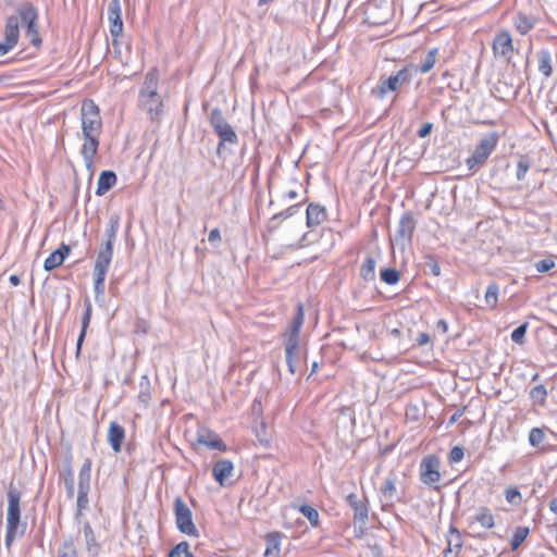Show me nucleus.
<instances>
[{"label":"nucleus","mask_w":557,"mask_h":557,"mask_svg":"<svg viewBox=\"0 0 557 557\" xmlns=\"http://www.w3.org/2000/svg\"><path fill=\"white\" fill-rule=\"evenodd\" d=\"M21 492L11 482L7 488L8 510L4 543L8 548L11 547L16 537H22L26 532L27 523L21 521Z\"/></svg>","instance_id":"obj_1"},{"label":"nucleus","mask_w":557,"mask_h":557,"mask_svg":"<svg viewBox=\"0 0 557 557\" xmlns=\"http://www.w3.org/2000/svg\"><path fill=\"white\" fill-rule=\"evenodd\" d=\"M305 311L302 304L296 306V311L284 333L285 360L290 374L297 372V362L299 360V333L304 324Z\"/></svg>","instance_id":"obj_2"},{"label":"nucleus","mask_w":557,"mask_h":557,"mask_svg":"<svg viewBox=\"0 0 557 557\" xmlns=\"http://www.w3.org/2000/svg\"><path fill=\"white\" fill-rule=\"evenodd\" d=\"M416 74L417 65L408 63L399 71L392 73L388 77H382L372 92L379 99H384L389 92H394L396 97L401 88L412 81Z\"/></svg>","instance_id":"obj_3"},{"label":"nucleus","mask_w":557,"mask_h":557,"mask_svg":"<svg viewBox=\"0 0 557 557\" xmlns=\"http://www.w3.org/2000/svg\"><path fill=\"white\" fill-rule=\"evenodd\" d=\"M210 125L219 137L216 154L219 158L225 159L230 152L226 144L237 145L238 136L234 128L228 124L220 108L212 109L209 116Z\"/></svg>","instance_id":"obj_4"},{"label":"nucleus","mask_w":557,"mask_h":557,"mask_svg":"<svg viewBox=\"0 0 557 557\" xmlns=\"http://www.w3.org/2000/svg\"><path fill=\"white\" fill-rule=\"evenodd\" d=\"M17 17L25 27V36L29 38L30 44L39 48L42 44L38 26V9L30 2L24 1L17 8Z\"/></svg>","instance_id":"obj_5"},{"label":"nucleus","mask_w":557,"mask_h":557,"mask_svg":"<svg viewBox=\"0 0 557 557\" xmlns=\"http://www.w3.org/2000/svg\"><path fill=\"white\" fill-rule=\"evenodd\" d=\"M82 114V132L85 135H100L101 133V117L99 108L92 100H85L81 108Z\"/></svg>","instance_id":"obj_6"},{"label":"nucleus","mask_w":557,"mask_h":557,"mask_svg":"<svg viewBox=\"0 0 557 557\" xmlns=\"http://www.w3.org/2000/svg\"><path fill=\"white\" fill-rule=\"evenodd\" d=\"M174 515L177 529L189 536H198L199 532L193 522V512L181 496L174 500Z\"/></svg>","instance_id":"obj_7"},{"label":"nucleus","mask_w":557,"mask_h":557,"mask_svg":"<svg viewBox=\"0 0 557 557\" xmlns=\"http://www.w3.org/2000/svg\"><path fill=\"white\" fill-rule=\"evenodd\" d=\"M91 459L86 458L78 473L77 512L81 513L88 507V494L90 492Z\"/></svg>","instance_id":"obj_8"},{"label":"nucleus","mask_w":557,"mask_h":557,"mask_svg":"<svg viewBox=\"0 0 557 557\" xmlns=\"http://www.w3.org/2000/svg\"><path fill=\"white\" fill-rule=\"evenodd\" d=\"M498 139L499 136L496 132H493L482 138L475 147L473 154L467 160L468 165L473 168V164L484 163L497 146Z\"/></svg>","instance_id":"obj_9"},{"label":"nucleus","mask_w":557,"mask_h":557,"mask_svg":"<svg viewBox=\"0 0 557 557\" xmlns=\"http://www.w3.org/2000/svg\"><path fill=\"white\" fill-rule=\"evenodd\" d=\"M420 480L425 485L438 490L437 486H434L441 480L440 459L437 456L428 455L422 459L420 463Z\"/></svg>","instance_id":"obj_10"},{"label":"nucleus","mask_w":557,"mask_h":557,"mask_svg":"<svg viewBox=\"0 0 557 557\" xmlns=\"http://www.w3.org/2000/svg\"><path fill=\"white\" fill-rule=\"evenodd\" d=\"M416 228V220L411 212H405L398 223L395 234V243L405 247L411 243L413 231Z\"/></svg>","instance_id":"obj_11"},{"label":"nucleus","mask_w":557,"mask_h":557,"mask_svg":"<svg viewBox=\"0 0 557 557\" xmlns=\"http://www.w3.org/2000/svg\"><path fill=\"white\" fill-rule=\"evenodd\" d=\"M138 101L140 108L147 111L151 121L160 120L163 102L159 94H154L151 97H148L147 95H139Z\"/></svg>","instance_id":"obj_12"},{"label":"nucleus","mask_w":557,"mask_h":557,"mask_svg":"<svg viewBox=\"0 0 557 557\" xmlns=\"http://www.w3.org/2000/svg\"><path fill=\"white\" fill-rule=\"evenodd\" d=\"M108 18L110 21L111 36L114 38L119 37L123 32V21L120 0H111L109 2Z\"/></svg>","instance_id":"obj_13"},{"label":"nucleus","mask_w":557,"mask_h":557,"mask_svg":"<svg viewBox=\"0 0 557 557\" xmlns=\"http://www.w3.org/2000/svg\"><path fill=\"white\" fill-rule=\"evenodd\" d=\"M493 50L495 55H499L509 60L511 58L513 47L512 39L508 32H500L493 40Z\"/></svg>","instance_id":"obj_14"},{"label":"nucleus","mask_w":557,"mask_h":557,"mask_svg":"<svg viewBox=\"0 0 557 557\" xmlns=\"http://www.w3.org/2000/svg\"><path fill=\"white\" fill-rule=\"evenodd\" d=\"M197 443L203 445L210 449H216L220 451H226V444L222 438L211 430L201 429L197 433Z\"/></svg>","instance_id":"obj_15"},{"label":"nucleus","mask_w":557,"mask_h":557,"mask_svg":"<svg viewBox=\"0 0 557 557\" xmlns=\"http://www.w3.org/2000/svg\"><path fill=\"white\" fill-rule=\"evenodd\" d=\"M99 136L100 135H85L84 144L81 150L83 156L85 165L88 170H91L94 165V158L97 154L99 147Z\"/></svg>","instance_id":"obj_16"},{"label":"nucleus","mask_w":557,"mask_h":557,"mask_svg":"<svg viewBox=\"0 0 557 557\" xmlns=\"http://www.w3.org/2000/svg\"><path fill=\"white\" fill-rule=\"evenodd\" d=\"M346 502L354 510L355 521H359L363 524L368 519L369 512L367 499L364 497H358L355 493H350L347 495Z\"/></svg>","instance_id":"obj_17"},{"label":"nucleus","mask_w":557,"mask_h":557,"mask_svg":"<svg viewBox=\"0 0 557 557\" xmlns=\"http://www.w3.org/2000/svg\"><path fill=\"white\" fill-rule=\"evenodd\" d=\"M234 465L228 459H221L216 461L212 468L214 480L221 485H225V481L233 474Z\"/></svg>","instance_id":"obj_18"},{"label":"nucleus","mask_w":557,"mask_h":557,"mask_svg":"<svg viewBox=\"0 0 557 557\" xmlns=\"http://www.w3.org/2000/svg\"><path fill=\"white\" fill-rule=\"evenodd\" d=\"M383 507L393 506L395 502H400L401 497L397 493L396 483L394 478H386L381 486Z\"/></svg>","instance_id":"obj_19"},{"label":"nucleus","mask_w":557,"mask_h":557,"mask_svg":"<svg viewBox=\"0 0 557 557\" xmlns=\"http://www.w3.org/2000/svg\"><path fill=\"white\" fill-rule=\"evenodd\" d=\"M70 246L65 244H61V246L54 250L49 257L45 260L44 269L46 271H52L55 268L60 267L65 258L70 255Z\"/></svg>","instance_id":"obj_20"},{"label":"nucleus","mask_w":557,"mask_h":557,"mask_svg":"<svg viewBox=\"0 0 557 557\" xmlns=\"http://www.w3.org/2000/svg\"><path fill=\"white\" fill-rule=\"evenodd\" d=\"M125 438V430L117 422H111L108 430V442L114 453H120L123 441Z\"/></svg>","instance_id":"obj_21"},{"label":"nucleus","mask_w":557,"mask_h":557,"mask_svg":"<svg viewBox=\"0 0 557 557\" xmlns=\"http://www.w3.org/2000/svg\"><path fill=\"white\" fill-rule=\"evenodd\" d=\"M326 210L318 203H310L306 211V223L308 227L320 225L326 220Z\"/></svg>","instance_id":"obj_22"},{"label":"nucleus","mask_w":557,"mask_h":557,"mask_svg":"<svg viewBox=\"0 0 557 557\" xmlns=\"http://www.w3.org/2000/svg\"><path fill=\"white\" fill-rule=\"evenodd\" d=\"M20 38L18 17L10 15L5 21L3 41L15 47Z\"/></svg>","instance_id":"obj_23"},{"label":"nucleus","mask_w":557,"mask_h":557,"mask_svg":"<svg viewBox=\"0 0 557 557\" xmlns=\"http://www.w3.org/2000/svg\"><path fill=\"white\" fill-rule=\"evenodd\" d=\"M114 242L115 240L110 239V238L104 240V243L101 245V247L97 253L95 267L109 269L110 263L112 261V257H113Z\"/></svg>","instance_id":"obj_24"},{"label":"nucleus","mask_w":557,"mask_h":557,"mask_svg":"<svg viewBox=\"0 0 557 557\" xmlns=\"http://www.w3.org/2000/svg\"><path fill=\"white\" fill-rule=\"evenodd\" d=\"M114 242L115 240L110 239V238L104 240V243L101 245V247L97 253L95 267L109 269L110 263L112 261V257H113Z\"/></svg>","instance_id":"obj_25"},{"label":"nucleus","mask_w":557,"mask_h":557,"mask_svg":"<svg viewBox=\"0 0 557 557\" xmlns=\"http://www.w3.org/2000/svg\"><path fill=\"white\" fill-rule=\"evenodd\" d=\"M283 534L278 531L270 532L265 535V557H278L281 550V540Z\"/></svg>","instance_id":"obj_26"},{"label":"nucleus","mask_w":557,"mask_h":557,"mask_svg":"<svg viewBox=\"0 0 557 557\" xmlns=\"http://www.w3.org/2000/svg\"><path fill=\"white\" fill-rule=\"evenodd\" d=\"M116 180V174L113 171H102L98 178L96 195L103 196L107 194L114 186Z\"/></svg>","instance_id":"obj_27"},{"label":"nucleus","mask_w":557,"mask_h":557,"mask_svg":"<svg viewBox=\"0 0 557 557\" xmlns=\"http://www.w3.org/2000/svg\"><path fill=\"white\" fill-rule=\"evenodd\" d=\"M463 542L461 539V534L457 528L450 525L449 528V536L447 537V548L444 550V557L455 550L456 555H458L462 548Z\"/></svg>","instance_id":"obj_28"},{"label":"nucleus","mask_w":557,"mask_h":557,"mask_svg":"<svg viewBox=\"0 0 557 557\" xmlns=\"http://www.w3.org/2000/svg\"><path fill=\"white\" fill-rule=\"evenodd\" d=\"M91 312H92L91 304L89 301H86L85 312L82 317V330H81V333L78 335L77 343H76V357H78L81 354L82 346H83L84 339L86 337L87 327L90 323Z\"/></svg>","instance_id":"obj_29"},{"label":"nucleus","mask_w":557,"mask_h":557,"mask_svg":"<svg viewBox=\"0 0 557 557\" xmlns=\"http://www.w3.org/2000/svg\"><path fill=\"white\" fill-rule=\"evenodd\" d=\"M158 72L157 70H151L146 74L143 87L139 91V95H147L148 97L158 94Z\"/></svg>","instance_id":"obj_30"},{"label":"nucleus","mask_w":557,"mask_h":557,"mask_svg":"<svg viewBox=\"0 0 557 557\" xmlns=\"http://www.w3.org/2000/svg\"><path fill=\"white\" fill-rule=\"evenodd\" d=\"M548 391L543 384L535 385L529 392L533 406L544 408L546 406Z\"/></svg>","instance_id":"obj_31"},{"label":"nucleus","mask_w":557,"mask_h":557,"mask_svg":"<svg viewBox=\"0 0 557 557\" xmlns=\"http://www.w3.org/2000/svg\"><path fill=\"white\" fill-rule=\"evenodd\" d=\"M473 519L485 529H492L495 525L494 516L487 507H480Z\"/></svg>","instance_id":"obj_32"},{"label":"nucleus","mask_w":557,"mask_h":557,"mask_svg":"<svg viewBox=\"0 0 557 557\" xmlns=\"http://www.w3.org/2000/svg\"><path fill=\"white\" fill-rule=\"evenodd\" d=\"M376 261L373 257H368L360 267V276L366 282L375 280Z\"/></svg>","instance_id":"obj_33"},{"label":"nucleus","mask_w":557,"mask_h":557,"mask_svg":"<svg viewBox=\"0 0 557 557\" xmlns=\"http://www.w3.org/2000/svg\"><path fill=\"white\" fill-rule=\"evenodd\" d=\"M535 24V20L523 13H518L515 18V26L521 35L528 34Z\"/></svg>","instance_id":"obj_34"},{"label":"nucleus","mask_w":557,"mask_h":557,"mask_svg":"<svg viewBox=\"0 0 557 557\" xmlns=\"http://www.w3.org/2000/svg\"><path fill=\"white\" fill-rule=\"evenodd\" d=\"M537 61H539V71L545 76L549 77L553 73L552 69V57L549 51L540 50L537 52Z\"/></svg>","instance_id":"obj_35"},{"label":"nucleus","mask_w":557,"mask_h":557,"mask_svg":"<svg viewBox=\"0 0 557 557\" xmlns=\"http://www.w3.org/2000/svg\"><path fill=\"white\" fill-rule=\"evenodd\" d=\"M109 269L100 268V267H94V280H95V293L98 297L99 295L104 294L106 285V276Z\"/></svg>","instance_id":"obj_36"},{"label":"nucleus","mask_w":557,"mask_h":557,"mask_svg":"<svg viewBox=\"0 0 557 557\" xmlns=\"http://www.w3.org/2000/svg\"><path fill=\"white\" fill-rule=\"evenodd\" d=\"M84 536L88 552L92 555H96L98 553L99 545L96 541L94 530L89 522L84 523Z\"/></svg>","instance_id":"obj_37"},{"label":"nucleus","mask_w":557,"mask_h":557,"mask_svg":"<svg viewBox=\"0 0 557 557\" xmlns=\"http://www.w3.org/2000/svg\"><path fill=\"white\" fill-rule=\"evenodd\" d=\"M498 293L499 287L495 282H492L485 292L484 300L486 304V307L490 309H495L498 302Z\"/></svg>","instance_id":"obj_38"},{"label":"nucleus","mask_w":557,"mask_h":557,"mask_svg":"<svg viewBox=\"0 0 557 557\" xmlns=\"http://www.w3.org/2000/svg\"><path fill=\"white\" fill-rule=\"evenodd\" d=\"M298 511L301 512L309 520L312 528L319 527L320 516L314 507H312L311 505L304 504L298 507Z\"/></svg>","instance_id":"obj_39"},{"label":"nucleus","mask_w":557,"mask_h":557,"mask_svg":"<svg viewBox=\"0 0 557 557\" xmlns=\"http://www.w3.org/2000/svg\"><path fill=\"white\" fill-rule=\"evenodd\" d=\"M120 228V215L112 213L109 218L107 228L104 231L106 239H116V235Z\"/></svg>","instance_id":"obj_40"},{"label":"nucleus","mask_w":557,"mask_h":557,"mask_svg":"<svg viewBox=\"0 0 557 557\" xmlns=\"http://www.w3.org/2000/svg\"><path fill=\"white\" fill-rule=\"evenodd\" d=\"M436 54H437V49L434 48V49H431L424 60L422 61V63L420 65H417V73H428L430 72L434 65H435V62H436Z\"/></svg>","instance_id":"obj_41"},{"label":"nucleus","mask_w":557,"mask_h":557,"mask_svg":"<svg viewBox=\"0 0 557 557\" xmlns=\"http://www.w3.org/2000/svg\"><path fill=\"white\" fill-rule=\"evenodd\" d=\"M529 533L528 527H517L510 541L511 549L516 550L525 541Z\"/></svg>","instance_id":"obj_42"},{"label":"nucleus","mask_w":557,"mask_h":557,"mask_svg":"<svg viewBox=\"0 0 557 557\" xmlns=\"http://www.w3.org/2000/svg\"><path fill=\"white\" fill-rule=\"evenodd\" d=\"M380 277L387 285H395L399 282L400 272L394 268H385L381 271Z\"/></svg>","instance_id":"obj_43"},{"label":"nucleus","mask_w":557,"mask_h":557,"mask_svg":"<svg viewBox=\"0 0 557 557\" xmlns=\"http://www.w3.org/2000/svg\"><path fill=\"white\" fill-rule=\"evenodd\" d=\"M531 166V161L528 156H520L517 163L516 177L518 181H522L525 177L527 172Z\"/></svg>","instance_id":"obj_44"},{"label":"nucleus","mask_w":557,"mask_h":557,"mask_svg":"<svg viewBox=\"0 0 557 557\" xmlns=\"http://www.w3.org/2000/svg\"><path fill=\"white\" fill-rule=\"evenodd\" d=\"M169 557H194V555L189 552V544L183 541L170 550Z\"/></svg>","instance_id":"obj_45"},{"label":"nucleus","mask_w":557,"mask_h":557,"mask_svg":"<svg viewBox=\"0 0 557 557\" xmlns=\"http://www.w3.org/2000/svg\"><path fill=\"white\" fill-rule=\"evenodd\" d=\"M77 552L73 540H66L58 549V557H76Z\"/></svg>","instance_id":"obj_46"},{"label":"nucleus","mask_w":557,"mask_h":557,"mask_svg":"<svg viewBox=\"0 0 557 557\" xmlns=\"http://www.w3.org/2000/svg\"><path fill=\"white\" fill-rule=\"evenodd\" d=\"M300 208H301V203H296V205L289 206L286 210L274 214L271 218L270 222L273 223L275 221L286 220V219L293 216L294 214L298 213Z\"/></svg>","instance_id":"obj_47"},{"label":"nucleus","mask_w":557,"mask_h":557,"mask_svg":"<svg viewBox=\"0 0 557 557\" xmlns=\"http://www.w3.org/2000/svg\"><path fill=\"white\" fill-rule=\"evenodd\" d=\"M545 440V433L540 428L531 429L529 433V443L533 447H539Z\"/></svg>","instance_id":"obj_48"},{"label":"nucleus","mask_w":557,"mask_h":557,"mask_svg":"<svg viewBox=\"0 0 557 557\" xmlns=\"http://www.w3.org/2000/svg\"><path fill=\"white\" fill-rule=\"evenodd\" d=\"M529 323L524 322L516 327L511 333V341L516 344L522 345L524 343L525 333L528 331Z\"/></svg>","instance_id":"obj_49"},{"label":"nucleus","mask_w":557,"mask_h":557,"mask_svg":"<svg viewBox=\"0 0 557 557\" xmlns=\"http://www.w3.org/2000/svg\"><path fill=\"white\" fill-rule=\"evenodd\" d=\"M424 267L430 271L434 276H438L441 274V267L435 259L434 256H425L424 258Z\"/></svg>","instance_id":"obj_50"},{"label":"nucleus","mask_w":557,"mask_h":557,"mask_svg":"<svg viewBox=\"0 0 557 557\" xmlns=\"http://www.w3.org/2000/svg\"><path fill=\"white\" fill-rule=\"evenodd\" d=\"M505 498L511 505H519L522 500L521 493L517 487L506 488Z\"/></svg>","instance_id":"obj_51"},{"label":"nucleus","mask_w":557,"mask_h":557,"mask_svg":"<svg viewBox=\"0 0 557 557\" xmlns=\"http://www.w3.org/2000/svg\"><path fill=\"white\" fill-rule=\"evenodd\" d=\"M555 267V262L554 260L547 258V259H543V260H540L535 263V269L537 272L540 273H545V272H548L549 270H552L553 268Z\"/></svg>","instance_id":"obj_52"},{"label":"nucleus","mask_w":557,"mask_h":557,"mask_svg":"<svg viewBox=\"0 0 557 557\" xmlns=\"http://www.w3.org/2000/svg\"><path fill=\"white\" fill-rule=\"evenodd\" d=\"M465 451L462 447L455 446L449 453L450 462H459L463 458Z\"/></svg>","instance_id":"obj_53"},{"label":"nucleus","mask_w":557,"mask_h":557,"mask_svg":"<svg viewBox=\"0 0 557 557\" xmlns=\"http://www.w3.org/2000/svg\"><path fill=\"white\" fill-rule=\"evenodd\" d=\"M432 123H424L421 128L418 131V136L420 138H424L426 136H429L432 132Z\"/></svg>","instance_id":"obj_54"},{"label":"nucleus","mask_w":557,"mask_h":557,"mask_svg":"<svg viewBox=\"0 0 557 557\" xmlns=\"http://www.w3.org/2000/svg\"><path fill=\"white\" fill-rule=\"evenodd\" d=\"M416 341L419 346H424L430 343L431 337L428 333L422 332V333L418 334V337Z\"/></svg>","instance_id":"obj_55"},{"label":"nucleus","mask_w":557,"mask_h":557,"mask_svg":"<svg viewBox=\"0 0 557 557\" xmlns=\"http://www.w3.org/2000/svg\"><path fill=\"white\" fill-rule=\"evenodd\" d=\"M64 482H74V473L71 465L64 466Z\"/></svg>","instance_id":"obj_56"},{"label":"nucleus","mask_w":557,"mask_h":557,"mask_svg":"<svg viewBox=\"0 0 557 557\" xmlns=\"http://www.w3.org/2000/svg\"><path fill=\"white\" fill-rule=\"evenodd\" d=\"M208 240L210 243H214V242H220L221 240V234H220L219 228H213V230L210 231L209 236H208Z\"/></svg>","instance_id":"obj_57"},{"label":"nucleus","mask_w":557,"mask_h":557,"mask_svg":"<svg viewBox=\"0 0 557 557\" xmlns=\"http://www.w3.org/2000/svg\"><path fill=\"white\" fill-rule=\"evenodd\" d=\"M14 47L9 45L5 41H0V57L7 54L9 51H11Z\"/></svg>","instance_id":"obj_58"},{"label":"nucleus","mask_w":557,"mask_h":557,"mask_svg":"<svg viewBox=\"0 0 557 557\" xmlns=\"http://www.w3.org/2000/svg\"><path fill=\"white\" fill-rule=\"evenodd\" d=\"M66 495L69 498L74 496V482H64Z\"/></svg>","instance_id":"obj_59"},{"label":"nucleus","mask_w":557,"mask_h":557,"mask_svg":"<svg viewBox=\"0 0 557 557\" xmlns=\"http://www.w3.org/2000/svg\"><path fill=\"white\" fill-rule=\"evenodd\" d=\"M436 329L441 331L442 333H446L448 330V324L444 319H441L436 323Z\"/></svg>","instance_id":"obj_60"},{"label":"nucleus","mask_w":557,"mask_h":557,"mask_svg":"<svg viewBox=\"0 0 557 557\" xmlns=\"http://www.w3.org/2000/svg\"><path fill=\"white\" fill-rule=\"evenodd\" d=\"M463 410H465V409H462V410H457V411H456V412L450 417V419H449V423H455V422H457V421L460 419V417L463 414Z\"/></svg>","instance_id":"obj_61"},{"label":"nucleus","mask_w":557,"mask_h":557,"mask_svg":"<svg viewBox=\"0 0 557 557\" xmlns=\"http://www.w3.org/2000/svg\"><path fill=\"white\" fill-rule=\"evenodd\" d=\"M10 283L13 285V286H17L20 285L21 283V280H20V276L16 275V274H12L9 278Z\"/></svg>","instance_id":"obj_62"},{"label":"nucleus","mask_w":557,"mask_h":557,"mask_svg":"<svg viewBox=\"0 0 557 557\" xmlns=\"http://www.w3.org/2000/svg\"><path fill=\"white\" fill-rule=\"evenodd\" d=\"M549 509L554 513H557V497L553 498L549 503Z\"/></svg>","instance_id":"obj_63"},{"label":"nucleus","mask_w":557,"mask_h":557,"mask_svg":"<svg viewBox=\"0 0 557 557\" xmlns=\"http://www.w3.org/2000/svg\"><path fill=\"white\" fill-rule=\"evenodd\" d=\"M297 196H298V194H297V191H296V190H289V191L286 194V197H287L288 199H295V198H297Z\"/></svg>","instance_id":"obj_64"}]
</instances>
